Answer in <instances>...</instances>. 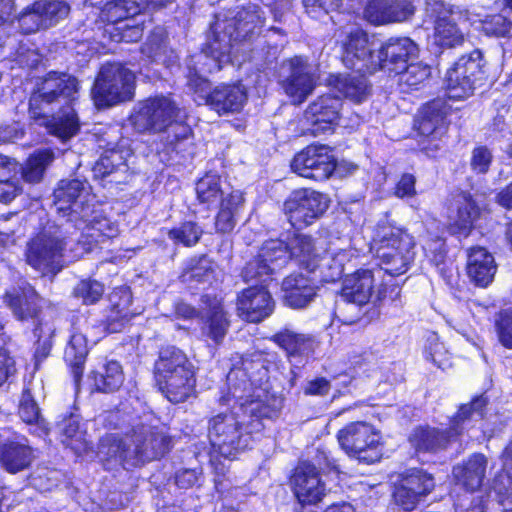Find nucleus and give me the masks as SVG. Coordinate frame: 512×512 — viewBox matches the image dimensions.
I'll list each match as a JSON object with an SVG mask.
<instances>
[{
    "label": "nucleus",
    "instance_id": "obj_22",
    "mask_svg": "<svg viewBox=\"0 0 512 512\" xmlns=\"http://www.w3.org/2000/svg\"><path fill=\"white\" fill-rule=\"evenodd\" d=\"M414 14L409 0H367L363 17L374 25L403 22Z\"/></svg>",
    "mask_w": 512,
    "mask_h": 512
},
{
    "label": "nucleus",
    "instance_id": "obj_35",
    "mask_svg": "<svg viewBox=\"0 0 512 512\" xmlns=\"http://www.w3.org/2000/svg\"><path fill=\"white\" fill-rule=\"evenodd\" d=\"M489 397L486 392L474 395L469 403L461 404L456 413L450 417V441L463 432V424L469 420L473 413H476L480 419H484L487 414Z\"/></svg>",
    "mask_w": 512,
    "mask_h": 512
},
{
    "label": "nucleus",
    "instance_id": "obj_48",
    "mask_svg": "<svg viewBox=\"0 0 512 512\" xmlns=\"http://www.w3.org/2000/svg\"><path fill=\"white\" fill-rule=\"evenodd\" d=\"M228 320L221 306H215L206 316L202 333L214 343H220L228 330Z\"/></svg>",
    "mask_w": 512,
    "mask_h": 512
},
{
    "label": "nucleus",
    "instance_id": "obj_7",
    "mask_svg": "<svg viewBox=\"0 0 512 512\" xmlns=\"http://www.w3.org/2000/svg\"><path fill=\"white\" fill-rule=\"evenodd\" d=\"M401 288L383 269H359L348 274L342 285L341 297L348 303L363 306L368 303L396 302Z\"/></svg>",
    "mask_w": 512,
    "mask_h": 512
},
{
    "label": "nucleus",
    "instance_id": "obj_21",
    "mask_svg": "<svg viewBox=\"0 0 512 512\" xmlns=\"http://www.w3.org/2000/svg\"><path fill=\"white\" fill-rule=\"evenodd\" d=\"M290 482L292 492L302 507L315 506L326 495V485L316 467L310 463H300L295 468Z\"/></svg>",
    "mask_w": 512,
    "mask_h": 512
},
{
    "label": "nucleus",
    "instance_id": "obj_54",
    "mask_svg": "<svg viewBox=\"0 0 512 512\" xmlns=\"http://www.w3.org/2000/svg\"><path fill=\"white\" fill-rule=\"evenodd\" d=\"M19 27L23 33L29 34L46 29L43 14L36 8V2L27 7L17 18Z\"/></svg>",
    "mask_w": 512,
    "mask_h": 512
},
{
    "label": "nucleus",
    "instance_id": "obj_57",
    "mask_svg": "<svg viewBox=\"0 0 512 512\" xmlns=\"http://www.w3.org/2000/svg\"><path fill=\"white\" fill-rule=\"evenodd\" d=\"M21 419L28 424H36L44 430V423L40 418L39 408L29 391H24L19 407Z\"/></svg>",
    "mask_w": 512,
    "mask_h": 512
},
{
    "label": "nucleus",
    "instance_id": "obj_41",
    "mask_svg": "<svg viewBox=\"0 0 512 512\" xmlns=\"http://www.w3.org/2000/svg\"><path fill=\"white\" fill-rule=\"evenodd\" d=\"M244 198L241 191H233L221 201L220 211L216 217L217 231L228 233L235 227V217L243 206Z\"/></svg>",
    "mask_w": 512,
    "mask_h": 512
},
{
    "label": "nucleus",
    "instance_id": "obj_50",
    "mask_svg": "<svg viewBox=\"0 0 512 512\" xmlns=\"http://www.w3.org/2000/svg\"><path fill=\"white\" fill-rule=\"evenodd\" d=\"M36 8L40 9L42 12L46 28L56 25L61 20L65 19L70 12V6L60 0L36 1Z\"/></svg>",
    "mask_w": 512,
    "mask_h": 512
},
{
    "label": "nucleus",
    "instance_id": "obj_1",
    "mask_svg": "<svg viewBox=\"0 0 512 512\" xmlns=\"http://www.w3.org/2000/svg\"><path fill=\"white\" fill-rule=\"evenodd\" d=\"M267 371L260 362L242 361V367H233L227 375L228 393L220 398L231 407L229 413H220L209 422L208 437L213 453L233 459L246 450L253 433L262 428L259 418L272 417L281 407V399L269 393Z\"/></svg>",
    "mask_w": 512,
    "mask_h": 512
},
{
    "label": "nucleus",
    "instance_id": "obj_42",
    "mask_svg": "<svg viewBox=\"0 0 512 512\" xmlns=\"http://www.w3.org/2000/svg\"><path fill=\"white\" fill-rule=\"evenodd\" d=\"M478 31L487 38L512 40V20L498 12L485 15L479 20Z\"/></svg>",
    "mask_w": 512,
    "mask_h": 512
},
{
    "label": "nucleus",
    "instance_id": "obj_23",
    "mask_svg": "<svg viewBox=\"0 0 512 512\" xmlns=\"http://www.w3.org/2000/svg\"><path fill=\"white\" fill-rule=\"evenodd\" d=\"M291 260L313 272L320 269L323 255L328 252L327 241L307 235H295L289 242Z\"/></svg>",
    "mask_w": 512,
    "mask_h": 512
},
{
    "label": "nucleus",
    "instance_id": "obj_30",
    "mask_svg": "<svg viewBox=\"0 0 512 512\" xmlns=\"http://www.w3.org/2000/svg\"><path fill=\"white\" fill-rule=\"evenodd\" d=\"M5 302L19 320H26L37 315L41 299L28 283L14 288L5 295Z\"/></svg>",
    "mask_w": 512,
    "mask_h": 512
},
{
    "label": "nucleus",
    "instance_id": "obj_39",
    "mask_svg": "<svg viewBox=\"0 0 512 512\" xmlns=\"http://www.w3.org/2000/svg\"><path fill=\"white\" fill-rule=\"evenodd\" d=\"M357 250L352 248L333 247L329 254L323 255L320 273L324 281H335L339 279L343 272L345 264L352 258L357 257Z\"/></svg>",
    "mask_w": 512,
    "mask_h": 512
},
{
    "label": "nucleus",
    "instance_id": "obj_9",
    "mask_svg": "<svg viewBox=\"0 0 512 512\" xmlns=\"http://www.w3.org/2000/svg\"><path fill=\"white\" fill-rule=\"evenodd\" d=\"M72 249H76V239L64 241L58 235L44 231L29 243L27 263L43 273H56L64 263L76 259L72 258Z\"/></svg>",
    "mask_w": 512,
    "mask_h": 512
},
{
    "label": "nucleus",
    "instance_id": "obj_4",
    "mask_svg": "<svg viewBox=\"0 0 512 512\" xmlns=\"http://www.w3.org/2000/svg\"><path fill=\"white\" fill-rule=\"evenodd\" d=\"M152 414H145L139 420L134 421L131 429L125 433V438L118 433H112L100 440L97 456L107 469L115 462L126 469L136 467L145 462L156 459L168 450L169 439L162 432L157 431V426Z\"/></svg>",
    "mask_w": 512,
    "mask_h": 512
},
{
    "label": "nucleus",
    "instance_id": "obj_62",
    "mask_svg": "<svg viewBox=\"0 0 512 512\" xmlns=\"http://www.w3.org/2000/svg\"><path fill=\"white\" fill-rule=\"evenodd\" d=\"M308 13H313L317 9L328 13L336 10L340 6V0H302Z\"/></svg>",
    "mask_w": 512,
    "mask_h": 512
},
{
    "label": "nucleus",
    "instance_id": "obj_51",
    "mask_svg": "<svg viewBox=\"0 0 512 512\" xmlns=\"http://www.w3.org/2000/svg\"><path fill=\"white\" fill-rule=\"evenodd\" d=\"M197 198L201 203L212 204L222 195L220 178L214 174H207L196 184Z\"/></svg>",
    "mask_w": 512,
    "mask_h": 512
},
{
    "label": "nucleus",
    "instance_id": "obj_59",
    "mask_svg": "<svg viewBox=\"0 0 512 512\" xmlns=\"http://www.w3.org/2000/svg\"><path fill=\"white\" fill-rule=\"evenodd\" d=\"M399 74L401 83L410 88H414L427 79L430 74V69L428 66H424L420 63H411Z\"/></svg>",
    "mask_w": 512,
    "mask_h": 512
},
{
    "label": "nucleus",
    "instance_id": "obj_56",
    "mask_svg": "<svg viewBox=\"0 0 512 512\" xmlns=\"http://www.w3.org/2000/svg\"><path fill=\"white\" fill-rule=\"evenodd\" d=\"M104 293V286L96 280H82L74 288V294L81 299L84 304L96 303Z\"/></svg>",
    "mask_w": 512,
    "mask_h": 512
},
{
    "label": "nucleus",
    "instance_id": "obj_52",
    "mask_svg": "<svg viewBox=\"0 0 512 512\" xmlns=\"http://www.w3.org/2000/svg\"><path fill=\"white\" fill-rule=\"evenodd\" d=\"M442 435L434 428H416L409 437L412 446L418 451L434 450L440 445Z\"/></svg>",
    "mask_w": 512,
    "mask_h": 512
},
{
    "label": "nucleus",
    "instance_id": "obj_12",
    "mask_svg": "<svg viewBox=\"0 0 512 512\" xmlns=\"http://www.w3.org/2000/svg\"><path fill=\"white\" fill-rule=\"evenodd\" d=\"M89 214L81 217L74 227L79 231L76 239V249H72V258H80L92 251L98 244L119 234V225L107 217L104 211L95 204L89 208Z\"/></svg>",
    "mask_w": 512,
    "mask_h": 512
},
{
    "label": "nucleus",
    "instance_id": "obj_20",
    "mask_svg": "<svg viewBox=\"0 0 512 512\" xmlns=\"http://www.w3.org/2000/svg\"><path fill=\"white\" fill-rule=\"evenodd\" d=\"M431 475L412 469L402 475L393 493L395 503L404 511H412L433 490Z\"/></svg>",
    "mask_w": 512,
    "mask_h": 512
},
{
    "label": "nucleus",
    "instance_id": "obj_5",
    "mask_svg": "<svg viewBox=\"0 0 512 512\" xmlns=\"http://www.w3.org/2000/svg\"><path fill=\"white\" fill-rule=\"evenodd\" d=\"M418 55V47L410 38H391L373 54V43L367 34L356 28L349 32L344 43L342 61L347 68L374 73L386 69L396 74L402 73L409 61Z\"/></svg>",
    "mask_w": 512,
    "mask_h": 512
},
{
    "label": "nucleus",
    "instance_id": "obj_32",
    "mask_svg": "<svg viewBox=\"0 0 512 512\" xmlns=\"http://www.w3.org/2000/svg\"><path fill=\"white\" fill-rule=\"evenodd\" d=\"M88 381L95 391L113 392L119 389L124 382L122 367L114 360L101 361L90 372Z\"/></svg>",
    "mask_w": 512,
    "mask_h": 512
},
{
    "label": "nucleus",
    "instance_id": "obj_61",
    "mask_svg": "<svg viewBox=\"0 0 512 512\" xmlns=\"http://www.w3.org/2000/svg\"><path fill=\"white\" fill-rule=\"evenodd\" d=\"M433 43L442 49L448 47V21L445 17H439L435 22Z\"/></svg>",
    "mask_w": 512,
    "mask_h": 512
},
{
    "label": "nucleus",
    "instance_id": "obj_53",
    "mask_svg": "<svg viewBox=\"0 0 512 512\" xmlns=\"http://www.w3.org/2000/svg\"><path fill=\"white\" fill-rule=\"evenodd\" d=\"M202 232V229L196 223L189 221L169 230L168 236L176 244H183L189 247L199 241Z\"/></svg>",
    "mask_w": 512,
    "mask_h": 512
},
{
    "label": "nucleus",
    "instance_id": "obj_25",
    "mask_svg": "<svg viewBox=\"0 0 512 512\" xmlns=\"http://www.w3.org/2000/svg\"><path fill=\"white\" fill-rule=\"evenodd\" d=\"M341 100L337 96L323 95L312 102L305 111V119L313 128L314 134L331 130L339 119Z\"/></svg>",
    "mask_w": 512,
    "mask_h": 512
},
{
    "label": "nucleus",
    "instance_id": "obj_17",
    "mask_svg": "<svg viewBox=\"0 0 512 512\" xmlns=\"http://www.w3.org/2000/svg\"><path fill=\"white\" fill-rule=\"evenodd\" d=\"M281 77V87L294 104L305 101L316 85L313 68L300 56H295L282 64Z\"/></svg>",
    "mask_w": 512,
    "mask_h": 512
},
{
    "label": "nucleus",
    "instance_id": "obj_31",
    "mask_svg": "<svg viewBox=\"0 0 512 512\" xmlns=\"http://www.w3.org/2000/svg\"><path fill=\"white\" fill-rule=\"evenodd\" d=\"M109 313L107 315V329L110 332H119L124 325L137 312L130 309L132 304V294L127 287L115 289L109 295Z\"/></svg>",
    "mask_w": 512,
    "mask_h": 512
},
{
    "label": "nucleus",
    "instance_id": "obj_40",
    "mask_svg": "<svg viewBox=\"0 0 512 512\" xmlns=\"http://www.w3.org/2000/svg\"><path fill=\"white\" fill-rule=\"evenodd\" d=\"M24 40L18 39L16 36H9L3 43H0V47L8 50L5 57L10 58L20 66H36L40 61V56L36 49Z\"/></svg>",
    "mask_w": 512,
    "mask_h": 512
},
{
    "label": "nucleus",
    "instance_id": "obj_10",
    "mask_svg": "<svg viewBox=\"0 0 512 512\" xmlns=\"http://www.w3.org/2000/svg\"><path fill=\"white\" fill-rule=\"evenodd\" d=\"M413 247V240L407 233L397 228H384L382 238L371 248L381 261L377 269H383L388 278L405 273L414 257Z\"/></svg>",
    "mask_w": 512,
    "mask_h": 512
},
{
    "label": "nucleus",
    "instance_id": "obj_24",
    "mask_svg": "<svg viewBox=\"0 0 512 512\" xmlns=\"http://www.w3.org/2000/svg\"><path fill=\"white\" fill-rule=\"evenodd\" d=\"M263 284L247 288L238 297L239 314L247 321L260 322L274 309L272 297Z\"/></svg>",
    "mask_w": 512,
    "mask_h": 512
},
{
    "label": "nucleus",
    "instance_id": "obj_49",
    "mask_svg": "<svg viewBox=\"0 0 512 512\" xmlns=\"http://www.w3.org/2000/svg\"><path fill=\"white\" fill-rule=\"evenodd\" d=\"M213 274L212 262L206 257H201L190 260L181 275V279L184 283H191L193 281L204 283L210 282L213 279Z\"/></svg>",
    "mask_w": 512,
    "mask_h": 512
},
{
    "label": "nucleus",
    "instance_id": "obj_18",
    "mask_svg": "<svg viewBox=\"0 0 512 512\" xmlns=\"http://www.w3.org/2000/svg\"><path fill=\"white\" fill-rule=\"evenodd\" d=\"M291 168L301 177L322 181L332 175L336 160L328 146L309 145L294 156Z\"/></svg>",
    "mask_w": 512,
    "mask_h": 512
},
{
    "label": "nucleus",
    "instance_id": "obj_44",
    "mask_svg": "<svg viewBox=\"0 0 512 512\" xmlns=\"http://www.w3.org/2000/svg\"><path fill=\"white\" fill-rule=\"evenodd\" d=\"M63 432L62 442L70 447L77 455H86L91 450L90 442L86 438V432L80 428V422L75 417H70L61 424Z\"/></svg>",
    "mask_w": 512,
    "mask_h": 512
},
{
    "label": "nucleus",
    "instance_id": "obj_3",
    "mask_svg": "<svg viewBox=\"0 0 512 512\" xmlns=\"http://www.w3.org/2000/svg\"><path fill=\"white\" fill-rule=\"evenodd\" d=\"M78 81L75 77L50 72L32 93L29 111L32 118L62 140L73 137L79 130V121L71 104L76 100Z\"/></svg>",
    "mask_w": 512,
    "mask_h": 512
},
{
    "label": "nucleus",
    "instance_id": "obj_58",
    "mask_svg": "<svg viewBox=\"0 0 512 512\" xmlns=\"http://www.w3.org/2000/svg\"><path fill=\"white\" fill-rule=\"evenodd\" d=\"M493 162V154L486 145H478L472 150L470 167L475 174H486Z\"/></svg>",
    "mask_w": 512,
    "mask_h": 512
},
{
    "label": "nucleus",
    "instance_id": "obj_38",
    "mask_svg": "<svg viewBox=\"0 0 512 512\" xmlns=\"http://www.w3.org/2000/svg\"><path fill=\"white\" fill-rule=\"evenodd\" d=\"M17 173L18 163L10 157L0 155V202L10 203L23 192Z\"/></svg>",
    "mask_w": 512,
    "mask_h": 512
},
{
    "label": "nucleus",
    "instance_id": "obj_26",
    "mask_svg": "<svg viewBox=\"0 0 512 512\" xmlns=\"http://www.w3.org/2000/svg\"><path fill=\"white\" fill-rule=\"evenodd\" d=\"M496 271L494 256L485 247L472 246L467 250L466 272L477 287L489 286Z\"/></svg>",
    "mask_w": 512,
    "mask_h": 512
},
{
    "label": "nucleus",
    "instance_id": "obj_60",
    "mask_svg": "<svg viewBox=\"0 0 512 512\" xmlns=\"http://www.w3.org/2000/svg\"><path fill=\"white\" fill-rule=\"evenodd\" d=\"M450 47L453 45L462 44L464 41V33L459 27L457 20H461V24L467 29L469 26L468 12L465 11V15L462 16L461 12L455 11L453 6H450Z\"/></svg>",
    "mask_w": 512,
    "mask_h": 512
},
{
    "label": "nucleus",
    "instance_id": "obj_29",
    "mask_svg": "<svg viewBox=\"0 0 512 512\" xmlns=\"http://www.w3.org/2000/svg\"><path fill=\"white\" fill-rule=\"evenodd\" d=\"M88 354V323L79 318L72 325L69 342L64 351V359L74 368V374L81 373L82 366Z\"/></svg>",
    "mask_w": 512,
    "mask_h": 512
},
{
    "label": "nucleus",
    "instance_id": "obj_11",
    "mask_svg": "<svg viewBox=\"0 0 512 512\" xmlns=\"http://www.w3.org/2000/svg\"><path fill=\"white\" fill-rule=\"evenodd\" d=\"M342 449L353 458L370 464L382 455V435L371 424L354 422L341 429L337 435Z\"/></svg>",
    "mask_w": 512,
    "mask_h": 512
},
{
    "label": "nucleus",
    "instance_id": "obj_46",
    "mask_svg": "<svg viewBox=\"0 0 512 512\" xmlns=\"http://www.w3.org/2000/svg\"><path fill=\"white\" fill-rule=\"evenodd\" d=\"M275 341L290 355L308 354L315 345L312 337L304 334H296L292 331H284L275 336Z\"/></svg>",
    "mask_w": 512,
    "mask_h": 512
},
{
    "label": "nucleus",
    "instance_id": "obj_2",
    "mask_svg": "<svg viewBox=\"0 0 512 512\" xmlns=\"http://www.w3.org/2000/svg\"><path fill=\"white\" fill-rule=\"evenodd\" d=\"M263 23L262 12L254 4L216 16L211 36L203 51L196 56L198 66L189 67L188 86L197 95L196 102L209 105L219 115L242 110L247 100L244 86L219 85L210 91L209 83L199 73L219 71L223 64L229 62L238 65L244 62L246 58L240 59L239 53L248 46L246 39Z\"/></svg>",
    "mask_w": 512,
    "mask_h": 512
},
{
    "label": "nucleus",
    "instance_id": "obj_8",
    "mask_svg": "<svg viewBox=\"0 0 512 512\" xmlns=\"http://www.w3.org/2000/svg\"><path fill=\"white\" fill-rule=\"evenodd\" d=\"M134 89V73L123 65L114 63L102 66L91 93L95 105L106 108L131 100Z\"/></svg>",
    "mask_w": 512,
    "mask_h": 512
},
{
    "label": "nucleus",
    "instance_id": "obj_14",
    "mask_svg": "<svg viewBox=\"0 0 512 512\" xmlns=\"http://www.w3.org/2000/svg\"><path fill=\"white\" fill-rule=\"evenodd\" d=\"M291 260L289 243L270 239L260 248L259 253L248 261L242 270L246 283H266L271 275L282 269Z\"/></svg>",
    "mask_w": 512,
    "mask_h": 512
},
{
    "label": "nucleus",
    "instance_id": "obj_45",
    "mask_svg": "<svg viewBox=\"0 0 512 512\" xmlns=\"http://www.w3.org/2000/svg\"><path fill=\"white\" fill-rule=\"evenodd\" d=\"M141 52L144 56L151 59L153 62H159L169 66L174 62L176 56L173 52L167 56V47L165 45V31L161 27H157L151 36L142 46Z\"/></svg>",
    "mask_w": 512,
    "mask_h": 512
},
{
    "label": "nucleus",
    "instance_id": "obj_28",
    "mask_svg": "<svg viewBox=\"0 0 512 512\" xmlns=\"http://www.w3.org/2000/svg\"><path fill=\"white\" fill-rule=\"evenodd\" d=\"M284 302L292 308H303L313 301L317 286L313 280L302 275L292 274L282 282Z\"/></svg>",
    "mask_w": 512,
    "mask_h": 512
},
{
    "label": "nucleus",
    "instance_id": "obj_19",
    "mask_svg": "<svg viewBox=\"0 0 512 512\" xmlns=\"http://www.w3.org/2000/svg\"><path fill=\"white\" fill-rule=\"evenodd\" d=\"M481 57V52L474 50L459 57L450 67V101L465 100L473 94L475 82L483 73Z\"/></svg>",
    "mask_w": 512,
    "mask_h": 512
},
{
    "label": "nucleus",
    "instance_id": "obj_16",
    "mask_svg": "<svg viewBox=\"0 0 512 512\" xmlns=\"http://www.w3.org/2000/svg\"><path fill=\"white\" fill-rule=\"evenodd\" d=\"M94 199L89 184L78 179L62 180L54 191L57 211L67 216L68 222L72 224L78 223L79 218L89 214Z\"/></svg>",
    "mask_w": 512,
    "mask_h": 512
},
{
    "label": "nucleus",
    "instance_id": "obj_33",
    "mask_svg": "<svg viewBox=\"0 0 512 512\" xmlns=\"http://www.w3.org/2000/svg\"><path fill=\"white\" fill-rule=\"evenodd\" d=\"M355 75H331L329 85L339 92L343 97L352 102L360 103L365 101L370 95V85L364 74L366 72L358 71Z\"/></svg>",
    "mask_w": 512,
    "mask_h": 512
},
{
    "label": "nucleus",
    "instance_id": "obj_55",
    "mask_svg": "<svg viewBox=\"0 0 512 512\" xmlns=\"http://www.w3.org/2000/svg\"><path fill=\"white\" fill-rule=\"evenodd\" d=\"M495 330L503 347L512 349V309H501L495 318Z\"/></svg>",
    "mask_w": 512,
    "mask_h": 512
},
{
    "label": "nucleus",
    "instance_id": "obj_47",
    "mask_svg": "<svg viewBox=\"0 0 512 512\" xmlns=\"http://www.w3.org/2000/svg\"><path fill=\"white\" fill-rule=\"evenodd\" d=\"M36 365L45 359L52 348V339L55 333V326L50 319H40L34 328Z\"/></svg>",
    "mask_w": 512,
    "mask_h": 512
},
{
    "label": "nucleus",
    "instance_id": "obj_37",
    "mask_svg": "<svg viewBox=\"0 0 512 512\" xmlns=\"http://www.w3.org/2000/svg\"><path fill=\"white\" fill-rule=\"evenodd\" d=\"M22 441H10L1 447L0 462L2 466L10 473H17L26 467L32 461L33 455L31 448Z\"/></svg>",
    "mask_w": 512,
    "mask_h": 512
},
{
    "label": "nucleus",
    "instance_id": "obj_36",
    "mask_svg": "<svg viewBox=\"0 0 512 512\" xmlns=\"http://www.w3.org/2000/svg\"><path fill=\"white\" fill-rule=\"evenodd\" d=\"M447 114V106L444 100H433L425 105L419 112L415 122L418 132L425 136L438 134Z\"/></svg>",
    "mask_w": 512,
    "mask_h": 512
},
{
    "label": "nucleus",
    "instance_id": "obj_63",
    "mask_svg": "<svg viewBox=\"0 0 512 512\" xmlns=\"http://www.w3.org/2000/svg\"><path fill=\"white\" fill-rule=\"evenodd\" d=\"M398 197H410L415 194V177L411 174H404L396 186Z\"/></svg>",
    "mask_w": 512,
    "mask_h": 512
},
{
    "label": "nucleus",
    "instance_id": "obj_43",
    "mask_svg": "<svg viewBox=\"0 0 512 512\" xmlns=\"http://www.w3.org/2000/svg\"><path fill=\"white\" fill-rule=\"evenodd\" d=\"M54 153L50 149L35 151L21 166L24 181L38 183L42 180L47 167L53 162Z\"/></svg>",
    "mask_w": 512,
    "mask_h": 512
},
{
    "label": "nucleus",
    "instance_id": "obj_64",
    "mask_svg": "<svg viewBox=\"0 0 512 512\" xmlns=\"http://www.w3.org/2000/svg\"><path fill=\"white\" fill-rule=\"evenodd\" d=\"M175 481L180 488H190L199 481V473L194 469H185L176 474Z\"/></svg>",
    "mask_w": 512,
    "mask_h": 512
},
{
    "label": "nucleus",
    "instance_id": "obj_34",
    "mask_svg": "<svg viewBox=\"0 0 512 512\" xmlns=\"http://www.w3.org/2000/svg\"><path fill=\"white\" fill-rule=\"evenodd\" d=\"M480 216L481 209L477 201L470 193L464 192L455 220L450 222V234L458 238L468 237Z\"/></svg>",
    "mask_w": 512,
    "mask_h": 512
},
{
    "label": "nucleus",
    "instance_id": "obj_6",
    "mask_svg": "<svg viewBox=\"0 0 512 512\" xmlns=\"http://www.w3.org/2000/svg\"><path fill=\"white\" fill-rule=\"evenodd\" d=\"M155 379L160 391L170 402H184L194 392L193 366L176 347H167L160 352L155 364Z\"/></svg>",
    "mask_w": 512,
    "mask_h": 512
},
{
    "label": "nucleus",
    "instance_id": "obj_13",
    "mask_svg": "<svg viewBox=\"0 0 512 512\" xmlns=\"http://www.w3.org/2000/svg\"><path fill=\"white\" fill-rule=\"evenodd\" d=\"M184 118V112L169 97L161 96L139 103L130 119L139 132H161L173 123L182 122Z\"/></svg>",
    "mask_w": 512,
    "mask_h": 512
},
{
    "label": "nucleus",
    "instance_id": "obj_27",
    "mask_svg": "<svg viewBox=\"0 0 512 512\" xmlns=\"http://www.w3.org/2000/svg\"><path fill=\"white\" fill-rule=\"evenodd\" d=\"M487 467V459L482 453H473L467 460L453 467L452 475L455 484L467 492L479 490L483 484Z\"/></svg>",
    "mask_w": 512,
    "mask_h": 512
},
{
    "label": "nucleus",
    "instance_id": "obj_15",
    "mask_svg": "<svg viewBox=\"0 0 512 512\" xmlns=\"http://www.w3.org/2000/svg\"><path fill=\"white\" fill-rule=\"evenodd\" d=\"M329 206L328 197L312 189L293 191L284 202V213L296 229L305 228L320 218Z\"/></svg>",
    "mask_w": 512,
    "mask_h": 512
}]
</instances>
